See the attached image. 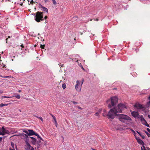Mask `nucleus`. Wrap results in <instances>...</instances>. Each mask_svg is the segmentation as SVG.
I'll use <instances>...</instances> for the list:
<instances>
[{"instance_id": "ea45409f", "label": "nucleus", "mask_w": 150, "mask_h": 150, "mask_svg": "<svg viewBox=\"0 0 150 150\" xmlns=\"http://www.w3.org/2000/svg\"><path fill=\"white\" fill-rule=\"evenodd\" d=\"M34 2L33 1V0H31L30 2V3L31 4H33Z\"/></svg>"}, {"instance_id": "7ed1b4c3", "label": "nucleus", "mask_w": 150, "mask_h": 150, "mask_svg": "<svg viewBox=\"0 0 150 150\" xmlns=\"http://www.w3.org/2000/svg\"><path fill=\"white\" fill-rule=\"evenodd\" d=\"M117 112L115 108H113L112 109H111L109 111L108 113L107 114L108 118L112 119L114 118L115 116L117 115Z\"/></svg>"}, {"instance_id": "774afa93", "label": "nucleus", "mask_w": 150, "mask_h": 150, "mask_svg": "<svg viewBox=\"0 0 150 150\" xmlns=\"http://www.w3.org/2000/svg\"><path fill=\"white\" fill-rule=\"evenodd\" d=\"M10 150H14V149H10Z\"/></svg>"}, {"instance_id": "864d4df0", "label": "nucleus", "mask_w": 150, "mask_h": 150, "mask_svg": "<svg viewBox=\"0 0 150 150\" xmlns=\"http://www.w3.org/2000/svg\"><path fill=\"white\" fill-rule=\"evenodd\" d=\"M148 117L150 119V115H148Z\"/></svg>"}, {"instance_id": "4c0bfd02", "label": "nucleus", "mask_w": 150, "mask_h": 150, "mask_svg": "<svg viewBox=\"0 0 150 150\" xmlns=\"http://www.w3.org/2000/svg\"><path fill=\"white\" fill-rule=\"evenodd\" d=\"M34 135H35V136H38V134L37 133L35 132V134H34Z\"/></svg>"}, {"instance_id": "6ab92c4d", "label": "nucleus", "mask_w": 150, "mask_h": 150, "mask_svg": "<svg viewBox=\"0 0 150 150\" xmlns=\"http://www.w3.org/2000/svg\"><path fill=\"white\" fill-rule=\"evenodd\" d=\"M7 105V104H6L1 103L0 104V107H1L4 106H6Z\"/></svg>"}, {"instance_id": "680f3d73", "label": "nucleus", "mask_w": 150, "mask_h": 150, "mask_svg": "<svg viewBox=\"0 0 150 150\" xmlns=\"http://www.w3.org/2000/svg\"><path fill=\"white\" fill-rule=\"evenodd\" d=\"M18 91L19 92H21V90H19Z\"/></svg>"}, {"instance_id": "412c9836", "label": "nucleus", "mask_w": 150, "mask_h": 150, "mask_svg": "<svg viewBox=\"0 0 150 150\" xmlns=\"http://www.w3.org/2000/svg\"><path fill=\"white\" fill-rule=\"evenodd\" d=\"M38 6L40 8H42L44 7L40 4H39Z\"/></svg>"}, {"instance_id": "39448f33", "label": "nucleus", "mask_w": 150, "mask_h": 150, "mask_svg": "<svg viewBox=\"0 0 150 150\" xmlns=\"http://www.w3.org/2000/svg\"><path fill=\"white\" fill-rule=\"evenodd\" d=\"M125 106L122 103L119 104L117 106V109H116L118 112H122V110L125 109H126Z\"/></svg>"}, {"instance_id": "2f4dec72", "label": "nucleus", "mask_w": 150, "mask_h": 150, "mask_svg": "<svg viewBox=\"0 0 150 150\" xmlns=\"http://www.w3.org/2000/svg\"><path fill=\"white\" fill-rule=\"evenodd\" d=\"M140 136H141L143 139H144L145 138V136H144V135H142V134Z\"/></svg>"}, {"instance_id": "423d86ee", "label": "nucleus", "mask_w": 150, "mask_h": 150, "mask_svg": "<svg viewBox=\"0 0 150 150\" xmlns=\"http://www.w3.org/2000/svg\"><path fill=\"white\" fill-rule=\"evenodd\" d=\"M80 82L77 80L76 82V84L75 85V89L78 92H81V85H80Z\"/></svg>"}, {"instance_id": "ddd939ff", "label": "nucleus", "mask_w": 150, "mask_h": 150, "mask_svg": "<svg viewBox=\"0 0 150 150\" xmlns=\"http://www.w3.org/2000/svg\"><path fill=\"white\" fill-rule=\"evenodd\" d=\"M31 146L28 143H26V145L25 146V149L26 150H29L30 149Z\"/></svg>"}, {"instance_id": "bf43d9fd", "label": "nucleus", "mask_w": 150, "mask_h": 150, "mask_svg": "<svg viewBox=\"0 0 150 150\" xmlns=\"http://www.w3.org/2000/svg\"><path fill=\"white\" fill-rule=\"evenodd\" d=\"M4 77H5V78H8L9 77V76H7Z\"/></svg>"}, {"instance_id": "aec40b11", "label": "nucleus", "mask_w": 150, "mask_h": 150, "mask_svg": "<svg viewBox=\"0 0 150 150\" xmlns=\"http://www.w3.org/2000/svg\"><path fill=\"white\" fill-rule=\"evenodd\" d=\"M143 124H144V125H146L147 127H149V125L147 123V122H146V123H145V122H143Z\"/></svg>"}, {"instance_id": "603ef678", "label": "nucleus", "mask_w": 150, "mask_h": 150, "mask_svg": "<svg viewBox=\"0 0 150 150\" xmlns=\"http://www.w3.org/2000/svg\"><path fill=\"white\" fill-rule=\"evenodd\" d=\"M103 111H104V112H106V110H105L104 109V110H103Z\"/></svg>"}, {"instance_id": "c03bdc74", "label": "nucleus", "mask_w": 150, "mask_h": 150, "mask_svg": "<svg viewBox=\"0 0 150 150\" xmlns=\"http://www.w3.org/2000/svg\"><path fill=\"white\" fill-rule=\"evenodd\" d=\"M81 68H82V69H83V70L84 71H85V69H84V68H83V66H81Z\"/></svg>"}, {"instance_id": "e2e57ef3", "label": "nucleus", "mask_w": 150, "mask_h": 150, "mask_svg": "<svg viewBox=\"0 0 150 150\" xmlns=\"http://www.w3.org/2000/svg\"><path fill=\"white\" fill-rule=\"evenodd\" d=\"M149 99L150 100V96L149 97Z\"/></svg>"}, {"instance_id": "37998d69", "label": "nucleus", "mask_w": 150, "mask_h": 150, "mask_svg": "<svg viewBox=\"0 0 150 150\" xmlns=\"http://www.w3.org/2000/svg\"><path fill=\"white\" fill-rule=\"evenodd\" d=\"M84 81V79H82V83H81V86L82 85L83 83V82Z\"/></svg>"}, {"instance_id": "2eb2a0df", "label": "nucleus", "mask_w": 150, "mask_h": 150, "mask_svg": "<svg viewBox=\"0 0 150 150\" xmlns=\"http://www.w3.org/2000/svg\"><path fill=\"white\" fill-rule=\"evenodd\" d=\"M30 138L32 139L34 143H35L36 141V139L33 137H30Z\"/></svg>"}, {"instance_id": "c756f323", "label": "nucleus", "mask_w": 150, "mask_h": 150, "mask_svg": "<svg viewBox=\"0 0 150 150\" xmlns=\"http://www.w3.org/2000/svg\"><path fill=\"white\" fill-rule=\"evenodd\" d=\"M37 117L39 119H40L42 121H43V119H42V117Z\"/></svg>"}, {"instance_id": "c85d7f7f", "label": "nucleus", "mask_w": 150, "mask_h": 150, "mask_svg": "<svg viewBox=\"0 0 150 150\" xmlns=\"http://www.w3.org/2000/svg\"><path fill=\"white\" fill-rule=\"evenodd\" d=\"M6 67H5V66H3L2 67V69H3L4 70H6L5 68H6Z\"/></svg>"}, {"instance_id": "4d7b16f0", "label": "nucleus", "mask_w": 150, "mask_h": 150, "mask_svg": "<svg viewBox=\"0 0 150 150\" xmlns=\"http://www.w3.org/2000/svg\"><path fill=\"white\" fill-rule=\"evenodd\" d=\"M98 18H97L95 20L96 21H98Z\"/></svg>"}, {"instance_id": "de8ad7c7", "label": "nucleus", "mask_w": 150, "mask_h": 150, "mask_svg": "<svg viewBox=\"0 0 150 150\" xmlns=\"http://www.w3.org/2000/svg\"><path fill=\"white\" fill-rule=\"evenodd\" d=\"M25 136L26 137H28V136L27 135L25 134Z\"/></svg>"}, {"instance_id": "6e6d98bb", "label": "nucleus", "mask_w": 150, "mask_h": 150, "mask_svg": "<svg viewBox=\"0 0 150 150\" xmlns=\"http://www.w3.org/2000/svg\"><path fill=\"white\" fill-rule=\"evenodd\" d=\"M45 2H46L47 1H48V0H45Z\"/></svg>"}, {"instance_id": "cd10ccee", "label": "nucleus", "mask_w": 150, "mask_h": 150, "mask_svg": "<svg viewBox=\"0 0 150 150\" xmlns=\"http://www.w3.org/2000/svg\"><path fill=\"white\" fill-rule=\"evenodd\" d=\"M3 98H11V97H8V96H3L2 97Z\"/></svg>"}, {"instance_id": "f3484780", "label": "nucleus", "mask_w": 150, "mask_h": 150, "mask_svg": "<svg viewBox=\"0 0 150 150\" xmlns=\"http://www.w3.org/2000/svg\"><path fill=\"white\" fill-rule=\"evenodd\" d=\"M42 9H43L42 10L43 11H45V12H48V9H47V8H46L44 7H43V8H42Z\"/></svg>"}, {"instance_id": "4be33fe9", "label": "nucleus", "mask_w": 150, "mask_h": 150, "mask_svg": "<svg viewBox=\"0 0 150 150\" xmlns=\"http://www.w3.org/2000/svg\"><path fill=\"white\" fill-rule=\"evenodd\" d=\"M40 46V47L42 49H44V47H45V45H41Z\"/></svg>"}, {"instance_id": "f03ea898", "label": "nucleus", "mask_w": 150, "mask_h": 150, "mask_svg": "<svg viewBox=\"0 0 150 150\" xmlns=\"http://www.w3.org/2000/svg\"><path fill=\"white\" fill-rule=\"evenodd\" d=\"M118 100L117 98L116 97H111L110 100H108L107 101V102L108 104V108H110L116 105L117 104Z\"/></svg>"}, {"instance_id": "c9c22d12", "label": "nucleus", "mask_w": 150, "mask_h": 150, "mask_svg": "<svg viewBox=\"0 0 150 150\" xmlns=\"http://www.w3.org/2000/svg\"><path fill=\"white\" fill-rule=\"evenodd\" d=\"M34 135H35V136H38V134L37 133L35 132V134H34Z\"/></svg>"}, {"instance_id": "69168bd1", "label": "nucleus", "mask_w": 150, "mask_h": 150, "mask_svg": "<svg viewBox=\"0 0 150 150\" xmlns=\"http://www.w3.org/2000/svg\"><path fill=\"white\" fill-rule=\"evenodd\" d=\"M37 137L38 138H40V137L39 135H38V136Z\"/></svg>"}, {"instance_id": "e433bc0d", "label": "nucleus", "mask_w": 150, "mask_h": 150, "mask_svg": "<svg viewBox=\"0 0 150 150\" xmlns=\"http://www.w3.org/2000/svg\"><path fill=\"white\" fill-rule=\"evenodd\" d=\"M34 135H35V136H38V134L37 133L35 132V134H34Z\"/></svg>"}, {"instance_id": "0eeeda50", "label": "nucleus", "mask_w": 150, "mask_h": 150, "mask_svg": "<svg viewBox=\"0 0 150 150\" xmlns=\"http://www.w3.org/2000/svg\"><path fill=\"white\" fill-rule=\"evenodd\" d=\"M8 132L9 131L5 129L4 126L0 129V135H4L6 134H8Z\"/></svg>"}, {"instance_id": "58836bf2", "label": "nucleus", "mask_w": 150, "mask_h": 150, "mask_svg": "<svg viewBox=\"0 0 150 150\" xmlns=\"http://www.w3.org/2000/svg\"><path fill=\"white\" fill-rule=\"evenodd\" d=\"M147 131L150 133V129L148 128H147Z\"/></svg>"}, {"instance_id": "052dcab7", "label": "nucleus", "mask_w": 150, "mask_h": 150, "mask_svg": "<svg viewBox=\"0 0 150 150\" xmlns=\"http://www.w3.org/2000/svg\"><path fill=\"white\" fill-rule=\"evenodd\" d=\"M23 5V3L21 4H20V5L21 6H22Z\"/></svg>"}, {"instance_id": "20e7f679", "label": "nucleus", "mask_w": 150, "mask_h": 150, "mask_svg": "<svg viewBox=\"0 0 150 150\" xmlns=\"http://www.w3.org/2000/svg\"><path fill=\"white\" fill-rule=\"evenodd\" d=\"M43 12L38 11L36 13V15L35 17V20L37 22H40L41 21H43Z\"/></svg>"}, {"instance_id": "4468645a", "label": "nucleus", "mask_w": 150, "mask_h": 150, "mask_svg": "<svg viewBox=\"0 0 150 150\" xmlns=\"http://www.w3.org/2000/svg\"><path fill=\"white\" fill-rule=\"evenodd\" d=\"M74 60H73V61H74L76 62V63H77L78 64V65L79 66H82V64H81V63H79V61L78 60H75V59L76 60V59H74Z\"/></svg>"}, {"instance_id": "09e8293b", "label": "nucleus", "mask_w": 150, "mask_h": 150, "mask_svg": "<svg viewBox=\"0 0 150 150\" xmlns=\"http://www.w3.org/2000/svg\"><path fill=\"white\" fill-rule=\"evenodd\" d=\"M78 108L79 109H82V108L81 107H79V106H78Z\"/></svg>"}, {"instance_id": "79ce46f5", "label": "nucleus", "mask_w": 150, "mask_h": 150, "mask_svg": "<svg viewBox=\"0 0 150 150\" xmlns=\"http://www.w3.org/2000/svg\"><path fill=\"white\" fill-rule=\"evenodd\" d=\"M47 18V16H45L44 18V19H46Z\"/></svg>"}, {"instance_id": "bb28decb", "label": "nucleus", "mask_w": 150, "mask_h": 150, "mask_svg": "<svg viewBox=\"0 0 150 150\" xmlns=\"http://www.w3.org/2000/svg\"><path fill=\"white\" fill-rule=\"evenodd\" d=\"M52 117L53 118L54 121H56V118L53 115H51Z\"/></svg>"}, {"instance_id": "13d9d810", "label": "nucleus", "mask_w": 150, "mask_h": 150, "mask_svg": "<svg viewBox=\"0 0 150 150\" xmlns=\"http://www.w3.org/2000/svg\"><path fill=\"white\" fill-rule=\"evenodd\" d=\"M2 139V138L1 137H0V141H1Z\"/></svg>"}, {"instance_id": "9b49d317", "label": "nucleus", "mask_w": 150, "mask_h": 150, "mask_svg": "<svg viewBox=\"0 0 150 150\" xmlns=\"http://www.w3.org/2000/svg\"><path fill=\"white\" fill-rule=\"evenodd\" d=\"M138 118H139L140 120L142 122V124H143V122L146 123V121L145 120L144 118L143 115H141V116L139 115V117Z\"/></svg>"}, {"instance_id": "f257e3e1", "label": "nucleus", "mask_w": 150, "mask_h": 150, "mask_svg": "<svg viewBox=\"0 0 150 150\" xmlns=\"http://www.w3.org/2000/svg\"><path fill=\"white\" fill-rule=\"evenodd\" d=\"M118 118L121 122L128 125H130L133 122L131 118L128 116L124 114H120Z\"/></svg>"}, {"instance_id": "a211bd4d", "label": "nucleus", "mask_w": 150, "mask_h": 150, "mask_svg": "<svg viewBox=\"0 0 150 150\" xmlns=\"http://www.w3.org/2000/svg\"><path fill=\"white\" fill-rule=\"evenodd\" d=\"M66 85L65 83H63L62 85V87L64 89L66 88Z\"/></svg>"}, {"instance_id": "393cba45", "label": "nucleus", "mask_w": 150, "mask_h": 150, "mask_svg": "<svg viewBox=\"0 0 150 150\" xmlns=\"http://www.w3.org/2000/svg\"><path fill=\"white\" fill-rule=\"evenodd\" d=\"M130 129V130L131 131H132L133 132V133H134V135L135 136V135L136 134V133L135 132V131H134L133 129Z\"/></svg>"}, {"instance_id": "5701e85b", "label": "nucleus", "mask_w": 150, "mask_h": 150, "mask_svg": "<svg viewBox=\"0 0 150 150\" xmlns=\"http://www.w3.org/2000/svg\"><path fill=\"white\" fill-rule=\"evenodd\" d=\"M147 106L149 107L150 105V101H149L147 103Z\"/></svg>"}, {"instance_id": "f8f14e48", "label": "nucleus", "mask_w": 150, "mask_h": 150, "mask_svg": "<svg viewBox=\"0 0 150 150\" xmlns=\"http://www.w3.org/2000/svg\"><path fill=\"white\" fill-rule=\"evenodd\" d=\"M28 131L29 132L28 135V136H31L33 135H34V134H35V132L33 130H28Z\"/></svg>"}, {"instance_id": "dca6fc26", "label": "nucleus", "mask_w": 150, "mask_h": 150, "mask_svg": "<svg viewBox=\"0 0 150 150\" xmlns=\"http://www.w3.org/2000/svg\"><path fill=\"white\" fill-rule=\"evenodd\" d=\"M15 97L18 99H20L21 98V96L19 95H18L17 96H11V97Z\"/></svg>"}, {"instance_id": "473e14b6", "label": "nucleus", "mask_w": 150, "mask_h": 150, "mask_svg": "<svg viewBox=\"0 0 150 150\" xmlns=\"http://www.w3.org/2000/svg\"><path fill=\"white\" fill-rule=\"evenodd\" d=\"M103 116L104 117H105V116H108L107 114H105L104 113H103Z\"/></svg>"}, {"instance_id": "a878e982", "label": "nucleus", "mask_w": 150, "mask_h": 150, "mask_svg": "<svg viewBox=\"0 0 150 150\" xmlns=\"http://www.w3.org/2000/svg\"><path fill=\"white\" fill-rule=\"evenodd\" d=\"M53 4L54 5H56L57 4V3L55 0H52Z\"/></svg>"}, {"instance_id": "8fccbe9b", "label": "nucleus", "mask_w": 150, "mask_h": 150, "mask_svg": "<svg viewBox=\"0 0 150 150\" xmlns=\"http://www.w3.org/2000/svg\"><path fill=\"white\" fill-rule=\"evenodd\" d=\"M21 46L22 47V48H24V46L23 45V44H22Z\"/></svg>"}, {"instance_id": "a18cd8bd", "label": "nucleus", "mask_w": 150, "mask_h": 150, "mask_svg": "<svg viewBox=\"0 0 150 150\" xmlns=\"http://www.w3.org/2000/svg\"><path fill=\"white\" fill-rule=\"evenodd\" d=\"M30 148H31V150H34V148H33V147H31Z\"/></svg>"}, {"instance_id": "b1692460", "label": "nucleus", "mask_w": 150, "mask_h": 150, "mask_svg": "<svg viewBox=\"0 0 150 150\" xmlns=\"http://www.w3.org/2000/svg\"><path fill=\"white\" fill-rule=\"evenodd\" d=\"M145 132L146 134L147 135L148 137H150V134L148 133L146 131H144Z\"/></svg>"}, {"instance_id": "6e6552de", "label": "nucleus", "mask_w": 150, "mask_h": 150, "mask_svg": "<svg viewBox=\"0 0 150 150\" xmlns=\"http://www.w3.org/2000/svg\"><path fill=\"white\" fill-rule=\"evenodd\" d=\"M134 108H136L137 109H143V110L145 109L144 107H143L142 105L139 104V103H136L134 105Z\"/></svg>"}, {"instance_id": "3c124183", "label": "nucleus", "mask_w": 150, "mask_h": 150, "mask_svg": "<svg viewBox=\"0 0 150 150\" xmlns=\"http://www.w3.org/2000/svg\"><path fill=\"white\" fill-rule=\"evenodd\" d=\"M10 38V36H8L7 38L6 39V40H7L8 38Z\"/></svg>"}, {"instance_id": "338daca9", "label": "nucleus", "mask_w": 150, "mask_h": 150, "mask_svg": "<svg viewBox=\"0 0 150 150\" xmlns=\"http://www.w3.org/2000/svg\"><path fill=\"white\" fill-rule=\"evenodd\" d=\"M37 137L38 138H40V137L39 135H38V136Z\"/></svg>"}, {"instance_id": "0e129e2a", "label": "nucleus", "mask_w": 150, "mask_h": 150, "mask_svg": "<svg viewBox=\"0 0 150 150\" xmlns=\"http://www.w3.org/2000/svg\"><path fill=\"white\" fill-rule=\"evenodd\" d=\"M40 139L41 140H42V138H41V137H40Z\"/></svg>"}, {"instance_id": "7c9ffc66", "label": "nucleus", "mask_w": 150, "mask_h": 150, "mask_svg": "<svg viewBox=\"0 0 150 150\" xmlns=\"http://www.w3.org/2000/svg\"><path fill=\"white\" fill-rule=\"evenodd\" d=\"M99 113L98 112H97L95 114L96 116H98L99 115Z\"/></svg>"}, {"instance_id": "9d476101", "label": "nucleus", "mask_w": 150, "mask_h": 150, "mask_svg": "<svg viewBox=\"0 0 150 150\" xmlns=\"http://www.w3.org/2000/svg\"><path fill=\"white\" fill-rule=\"evenodd\" d=\"M136 139L138 143L140 144L141 145H142V146H144V143L142 140L140 139L139 137L138 138H136Z\"/></svg>"}, {"instance_id": "5fc2aeb1", "label": "nucleus", "mask_w": 150, "mask_h": 150, "mask_svg": "<svg viewBox=\"0 0 150 150\" xmlns=\"http://www.w3.org/2000/svg\"><path fill=\"white\" fill-rule=\"evenodd\" d=\"M32 14H33V15L34 16H35V15H36V13H33Z\"/></svg>"}, {"instance_id": "72a5a7b5", "label": "nucleus", "mask_w": 150, "mask_h": 150, "mask_svg": "<svg viewBox=\"0 0 150 150\" xmlns=\"http://www.w3.org/2000/svg\"><path fill=\"white\" fill-rule=\"evenodd\" d=\"M24 132L28 135L29 132L27 131H24Z\"/></svg>"}, {"instance_id": "f704fd0d", "label": "nucleus", "mask_w": 150, "mask_h": 150, "mask_svg": "<svg viewBox=\"0 0 150 150\" xmlns=\"http://www.w3.org/2000/svg\"><path fill=\"white\" fill-rule=\"evenodd\" d=\"M72 102L74 104H77L78 103L77 102L74 101H72Z\"/></svg>"}, {"instance_id": "a19ab883", "label": "nucleus", "mask_w": 150, "mask_h": 150, "mask_svg": "<svg viewBox=\"0 0 150 150\" xmlns=\"http://www.w3.org/2000/svg\"><path fill=\"white\" fill-rule=\"evenodd\" d=\"M136 132H137V133L138 134H139V135L140 136L141 135V134L140 133V132H138V131H136Z\"/></svg>"}, {"instance_id": "1a4fd4ad", "label": "nucleus", "mask_w": 150, "mask_h": 150, "mask_svg": "<svg viewBox=\"0 0 150 150\" xmlns=\"http://www.w3.org/2000/svg\"><path fill=\"white\" fill-rule=\"evenodd\" d=\"M132 115L135 118L139 117V115L138 112L136 111H133L131 112Z\"/></svg>"}, {"instance_id": "49530a36", "label": "nucleus", "mask_w": 150, "mask_h": 150, "mask_svg": "<svg viewBox=\"0 0 150 150\" xmlns=\"http://www.w3.org/2000/svg\"><path fill=\"white\" fill-rule=\"evenodd\" d=\"M143 146V147H144V150H143V149H142V148L141 147V149H142V150H146V149H145V147H144V146Z\"/></svg>"}]
</instances>
